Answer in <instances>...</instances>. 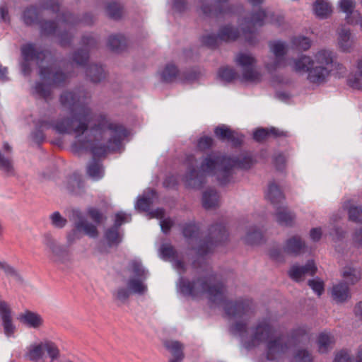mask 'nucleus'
Wrapping results in <instances>:
<instances>
[{
    "label": "nucleus",
    "mask_w": 362,
    "mask_h": 362,
    "mask_svg": "<svg viewBox=\"0 0 362 362\" xmlns=\"http://www.w3.org/2000/svg\"><path fill=\"white\" fill-rule=\"evenodd\" d=\"M180 289L186 296L193 298L205 296L214 303H224L225 312L233 320L230 331L240 339L245 349L250 350L264 344L266 358L269 361L281 360L287 354L291 340L276 334V322L269 317H263L258 320L249 332V322L255 315L252 302L248 299L226 301L225 287L216 276L208 274L193 281L181 279Z\"/></svg>",
    "instance_id": "1"
},
{
    "label": "nucleus",
    "mask_w": 362,
    "mask_h": 362,
    "mask_svg": "<svg viewBox=\"0 0 362 362\" xmlns=\"http://www.w3.org/2000/svg\"><path fill=\"white\" fill-rule=\"evenodd\" d=\"M90 95L83 90L65 91L60 96L62 105L71 117H60L54 123L42 121L40 128H52L59 134H73L74 151L89 150L95 156L116 151L127 137L124 127L105 114H95L89 107Z\"/></svg>",
    "instance_id": "2"
},
{
    "label": "nucleus",
    "mask_w": 362,
    "mask_h": 362,
    "mask_svg": "<svg viewBox=\"0 0 362 362\" xmlns=\"http://www.w3.org/2000/svg\"><path fill=\"white\" fill-rule=\"evenodd\" d=\"M186 162L188 171L184 177V181L189 187L199 188L208 175H216L221 184H226L230 180L233 168H250L252 165V158L247 153H242L235 158L211 153L203 160L199 170L193 168L196 163L194 156H187Z\"/></svg>",
    "instance_id": "3"
},
{
    "label": "nucleus",
    "mask_w": 362,
    "mask_h": 362,
    "mask_svg": "<svg viewBox=\"0 0 362 362\" xmlns=\"http://www.w3.org/2000/svg\"><path fill=\"white\" fill-rule=\"evenodd\" d=\"M334 53L331 49H320L313 56L301 54L288 62L291 69L299 74H307V80L313 84L326 82L333 70Z\"/></svg>",
    "instance_id": "4"
},
{
    "label": "nucleus",
    "mask_w": 362,
    "mask_h": 362,
    "mask_svg": "<svg viewBox=\"0 0 362 362\" xmlns=\"http://www.w3.org/2000/svg\"><path fill=\"white\" fill-rule=\"evenodd\" d=\"M21 54L23 59L21 66L24 74H29L30 62H35L39 65L40 76L43 83H37L35 85V93L40 97L47 100L51 94V86L61 85L66 81L67 76L56 70L52 66H43L42 62L47 59V54L44 52H39L33 44L23 45Z\"/></svg>",
    "instance_id": "5"
},
{
    "label": "nucleus",
    "mask_w": 362,
    "mask_h": 362,
    "mask_svg": "<svg viewBox=\"0 0 362 362\" xmlns=\"http://www.w3.org/2000/svg\"><path fill=\"white\" fill-rule=\"evenodd\" d=\"M279 20L275 18L274 13L269 11L259 9L252 12L249 17L239 19V26L241 28L245 40L250 43L254 41L251 37L255 30L267 23H278Z\"/></svg>",
    "instance_id": "6"
},
{
    "label": "nucleus",
    "mask_w": 362,
    "mask_h": 362,
    "mask_svg": "<svg viewBox=\"0 0 362 362\" xmlns=\"http://www.w3.org/2000/svg\"><path fill=\"white\" fill-rule=\"evenodd\" d=\"M75 21V18L71 13H63L59 17L57 25L54 22L47 21L42 25V30L45 34L56 35L58 36L60 43L62 45H65L71 39V36L68 33L72 30V25Z\"/></svg>",
    "instance_id": "7"
},
{
    "label": "nucleus",
    "mask_w": 362,
    "mask_h": 362,
    "mask_svg": "<svg viewBox=\"0 0 362 362\" xmlns=\"http://www.w3.org/2000/svg\"><path fill=\"white\" fill-rule=\"evenodd\" d=\"M228 233L227 229L222 223L212 225L209 228V234L206 240L203 243L199 240L197 252L199 256H204L209 253L218 244L227 240Z\"/></svg>",
    "instance_id": "8"
},
{
    "label": "nucleus",
    "mask_w": 362,
    "mask_h": 362,
    "mask_svg": "<svg viewBox=\"0 0 362 362\" xmlns=\"http://www.w3.org/2000/svg\"><path fill=\"white\" fill-rule=\"evenodd\" d=\"M235 62L241 68L244 80L249 81L259 80L260 74L255 68L256 59L254 57L247 53L240 52L236 55Z\"/></svg>",
    "instance_id": "9"
},
{
    "label": "nucleus",
    "mask_w": 362,
    "mask_h": 362,
    "mask_svg": "<svg viewBox=\"0 0 362 362\" xmlns=\"http://www.w3.org/2000/svg\"><path fill=\"white\" fill-rule=\"evenodd\" d=\"M42 244L46 252L54 262H64L66 259L68 250L64 245L59 244L51 234L46 233L43 235Z\"/></svg>",
    "instance_id": "10"
},
{
    "label": "nucleus",
    "mask_w": 362,
    "mask_h": 362,
    "mask_svg": "<svg viewBox=\"0 0 362 362\" xmlns=\"http://www.w3.org/2000/svg\"><path fill=\"white\" fill-rule=\"evenodd\" d=\"M271 52L274 54L275 59L273 63L267 64V68L269 71L286 66L284 55L287 52V45L281 41H275L269 43Z\"/></svg>",
    "instance_id": "11"
},
{
    "label": "nucleus",
    "mask_w": 362,
    "mask_h": 362,
    "mask_svg": "<svg viewBox=\"0 0 362 362\" xmlns=\"http://www.w3.org/2000/svg\"><path fill=\"white\" fill-rule=\"evenodd\" d=\"M337 47L344 52H351L354 47L356 39L351 30L344 25L339 27L337 31Z\"/></svg>",
    "instance_id": "12"
},
{
    "label": "nucleus",
    "mask_w": 362,
    "mask_h": 362,
    "mask_svg": "<svg viewBox=\"0 0 362 362\" xmlns=\"http://www.w3.org/2000/svg\"><path fill=\"white\" fill-rule=\"evenodd\" d=\"M0 317L4 332L7 337H12L16 331L13 322V311L8 303L0 304Z\"/></svg>",
    "instance_id": "13"
},
{
    "label": "nucleus",
    "mask_w": 362,
    "mask_h": 362,
    "mask_svg": "<svg viewBox=\"0 0 362 362\" xmlns=\"http://www.w3.org/2000/svg\"><path fill=\"white\" fill-rule=\"evenodd\" d=\"M317 270V266L313 260H309L304 266L298 264L293 265L289 272V276L296 281H303L306 276H313Z\"/></svg>",
    "instance_id": "14"
},
{
    "label": "nucleus",
    "mask_w": 362,
    "mask_h": 362,
    "mask_svg": "<svg viewBox=\"0 0 362 362\" xmlns=\"http://www.w3.org/2000/svg\"><path fill=\"white\" fill-rule=\"evenodd\" d=\"M283 250L287 254L298 256L307 251V245L300 236L296 235L285 241Z\"/></svg>",
    "instance_id": "15"
},
{
    "label": "nucleus",
    "mask_w": 362,
    "mask_h": 362,
    "mask_svg": "<svg viewBox=\"0 0 362 362\" xmlns=\"http://www.w3.org/2000/svg\"><path fill=\"white\" fill-rule=\"evenodd\" d=\"M336 338L334 335L327 331L320 332L316 339V347L317 351L321 354L329 353L335 345Z\"/></svg>",
    "instance_id": "16"
},
{
    "label": "nucleus",
    "mask_w": 362,
    "mask_h": 362,
    "mask_svg": "<svg viewBox=\"0 0 362 362\" xmlns=\"http://www.w3.org/2000/svg\"><path fill=\"white\" fill-rule=\"evenodd\" d=\"M163 346L171 354L168 362H182L183 361L185 346L182 343L177 340H165L163 342Z\"/></svg>",
    "instance_id": "17"
},
{
    "label": "nucleus",
    "mask_w": 362,
    "mask_h": 362,
    "mask_svg": "<svg viewBox=\"0 0 362 362\" xmlns=\"http://www.w3.org/2000/svg\"><path fill=\"white\" fill-rule=\"evenodd\" d=\"M331 296L337 303H344L351 298V293L349 286L340 281L332 286Z\"/></svg>",
    "instance_id": "18"
},
{
    "label": "nucleus",
    "mask_w": 362,
    "mask_h": 362,
    "mask_svg": "<svg viewBox=\"0 0 362 362\" xmlns=\"http://www.w3.org/2000/svg\"><path fill=\"white\" fill-rule=\"evenodd\" d=\"M314 15L319 19H327L333 13L332 4L329 0H315L313 4Z\"/></svg>",
    "instance_id": "19"
},
{
    "label": "nucleus",
    "mask_w": 362,
    "mask_h": 362,
    "mask_svg": "<svg viewBox=\"0 0 362 362\" xmlns=\"http://www.w3.org/2000/svg\"><path fill=\"white\" fill-rule=\"evenodd\" d=\"M18 320L28 327L38 329L43 325L44 320L37 313L26 310L19 315Z\"/></svg>",
    "instance_id": "20"
},
{
    "label": "nucleus",
    "mask_w": 362,
    "mask_h": 362,
    "mask_svg": "<svg viewBox=\"0 0 362 362\" xmlns=\"http://www.w3.org/2000/svg\"><path fill=\"white\" fill-rule=\"evenodd\" d=\"M274 210L275 219L279 224L286 226H292L295 220V214L287 208L285 204Z\"/></svg>",
    "instance_id": "21"
},
{
    "label": "nucleus",
    "mask_w": 362,
    "mask_h": 362,
    "mask_svg": "<svg viewBox=\"0 0 362 362\" xmlns=\"http://www.w3.org/2000/svg\"><path fill=\"white\" fill-rule=\"evenodd\" d=\"M266 197L272 204L274 209L285 204L284 194L279 187L274 182L269 184Z\"/></svg>",
    "instance_id": "22"
},
{
    "label": "nucleus",
    "mask_w": 362,
    "mask_h": 362,
    "mask_svg": "<svg viewBox=\"0 0 362 362\" xmlns=\"http://www.w3.org/2000/svg\"><path fill=\"white\" fill-rule=\"evenodd\" d=\"M147 279L136 276H129L127 281V286L132 293L139 296L145 295L148 292V286L146 284Z\"/></svg>",
    "instance_id": "23"
},
{
    "label": "nucleus",
    "mask_w": 362,
    "mask_h": 362,
    "mask_svg": "<svg viewBox=\"0 0 362 362\" xmlns=\"http://www.w3.org/2000/svg\"><path fill=\"white\" fill-rule=\"evenodd\" d=\"M216 136L221 140H226L232 142L234 145H238L242 141V138L236 132L232 131L225 125L218 127L215 129Z\"/></svg>",
    "instance_id": "24"
},
{
    "label": "nucleus",
    "mask_w": 362,
    "mask_h": 362,
    "mask_svg": "<svg viewBox=\"0 0 362 362\" xmlns=\"http://www.w3.org/2000/svg\"><path fill=\"white\" fill-rule=\"evenodd\" d=\"M160 254L162 257L173 263V266L177 270L184 269L183 262L177 259V255L174 248L168 244H163L160 247Z\"/></svg>",
    "instance_id": "25"
},
{
    "label": "nucleus",
    "mask_w": 362,
    "mask_h": 362,
    "mask_svg": "<svg viewBox=\"0 0 362 362\" xmlns=\"http://www.w3.org/2000/svg\"><path fill=\"white\" fill-rule=\"evenodd\" d=\"M219 195L213 189L206 190L202 196V204L206 209H214L219 205Z\"/></svg>",
    "instance_id": "26"
},
{
    "label": "nucleus",
    "mask_w": 362,
    "mask_h": 362,
    "mask_svg": "<svg viewBox=\"0 0 362 362\" xmlns=\"http://www.w3.org/2000/svg\"><path fill=\"white\" fill-rule=\"evenodd\" d=\"M240 37L239 30L230 25L222 26L218 31V38L223 42L235 41Z\"/></svg>",
    "instance_id": "27"
},
{
    "label": "nucleus",
    "mask_w": 362,
    "mask_h": 362,
    "mask_svg": "<svg viewBox=\"0 0 362 362\" xmlns=\"http://www.w3.org/2000/svg\"><path fill=\"white\" fill-rule=\"evenodd\" d=\"M128 271L131 274L130 276L141 277L147 279L148 271L144 267L140 259H134L129 262Z\"/></svg>",
    "instance_id": "28"
},
{
    "label": "nucleus",
    "mask_w": 362,
    "mask_h": 362,
    "mask_svg": "<svg viewBox=\"0 0 362 362\" xmlns=\"http://www.w3.org/2000/svg\"><path fill=\"white\" fill-rule=\"evenodd\" d=\"M86 73L94 83L100 82L105 78V72L103 68L98 64L89 65L86 70Z\"/></svg>",
    "instance_id": "29"
},
{
    "label": "nucleus",
    "mask_w": 362,
    "mask_h": 362,
    "mask_svg": "<svg viewBox=\"0 0 362 362\" xmlns=\"http://www.w3.org/2000/svg\"><path fill=\"white\" fill-rule=\"evenodd\" d=\"M44 354V344L43 342H41L30 345L26 356L31 361H37L43 358Z\"/></svg>",
    "instance_id": "30"
},
{
    "label": "nucleus",
    "mask_w": 362,
    "mask_h": 362,
    "mask_svg": "<svg viewBox=\"0 0 362 362\" xmlns=\"http://www.w3.org/2000/svg\"><path fill=\"white\" fill-rule=\"evenodd\" d=\"M343 278L351 285L356 284L361 277V271L353 267H345L342 271Z\"/></svg>",
    "instance_id": "31"
},
{
    "label": "nucleus",
    "mask_w": 362,
    "mask_h": 362,
    "mask_svg": "<svg viewBox=\"0 0 362 362\" xmlns=\"http://www.w3.org/2000/svg\"><path fill=\"white\" fill-rule=\"evenodd\" d=\"M291 44L293 49L300 51L308 50L312 45L311 40L303 35L294 36L291 40Z\"/></svg>",
    "instance_id": "32"
},
{
    "label": "nucleus",
    "mask_w": 362,
    "mask_h": 362,
    "mask_svg": "<svg viewBox=\"0 0 362 362\" xmlns=\"http://www.w3.org/2000/svg\"><path fill=\"white\" fill-rule=\"evenodd\" d=\"M269 135H273L274 136H285V134L283 132H280L279 129L274 127H272L270 129L262 128L257 129L254 132L253 137L255 140L257 141H262Z\"/></svg>",
    "instance_id": "33"
},
{
    "label": "nucleus",
    "mask_w": 362,
    "mask_h": 362,
    "mask_svg": "<svg viewBox=\"0 0 362 362\" xmlns=\"http://www.w3.org/2000/svg\"><path fill=\"white\" fill-rule=\"evenodd\" d=\"M155 196V191L149 189L148 192H145L142 197L138 199L136 208L144 211H148L153 202Z\"/></svg>",
    "instance_id": "34"
},
{
    "label": "nucleus",
    "mask_w": 362,
    "mask_h": 362,
    "mask_svg": "<svg viewBox=\"0 0 362 362\" xmlns=\"http://www.w3.org/2000/svg\"><path fill=\"white\" fill-rule=\"evenodd\" d=\"M76 227L90 238H95L98 235V230L95 226L88 223L83 218H80L76 222Z\"/></svg>",
    "instance_id": "35"
},
{
    "label": "nucleus",
    "mask_w": 362,
    "mask_h": 362,
    "mask_svg": "<svg viewBox=\"0 0 362 362\" xmlns=\"http://www.w3.org/2000/svg\"><path fill=\"white\" fill-rule=\"evenodd\" d=\"M262 238V234L256 227H251L246 231L243 238L244 242L247 245H255L260 243Z\"/></svg>",
    "instance_id": "36"
},
{
    "label": "nucleus",
    "mask_w": 362,
    "mask_h": 362,
    "mask_svg": "<svg viewBox=\"0 0 362 362\" xmlns=\"http://www.w3.org/2000/svg\"><path fill=\"white\" fill-rule=\"evenodd\" d=\"M343 207L348 210L349 218L351 221L362 222V206L351 205L349 202L344 203Z\"/></svg>",
    "instance_id": "37"
},
{
    "label": "nucleus",
    "mask_w": 362,
    "mask_h": 362,
    "mask_svg": "<svg viewBox=\"0 0 362 362\" xmlns=\"http://www.w3.org/2000/svg\"><path fill=\"white\" fill-rule=\"evenodd\" d=\"M108 47L115 52H120L126 47V40L124 36L115 35L109 37Z\"/></svg>",
    "instance_id": "38"
},
{
    "label": "nucleus",
    "mask_w": 362,
    "mask_h": 362,
    "mask_svg": "<svg viewBox=\"0 0 362 362\" xmlns=\"http://www.w3.org/2000/svg\"><path fill=\"white\" fill-rule=\"evenodd\" d=\"M0 170L7 175H11L14 173L11 156L6 155L0 151Z\"/></svg>",
    "instance_id": "39"
},
{
    "label": "nucleus",
    "mask_w": 362,
    "mask_h": 362,
    "mask_svg": "<svg viewBox=\"0 0 362 362\" xmlns=\"http://www.w3.org/2000/svg\"><path fill=\"white\" fill-rule=\"evenodd\" d=\"M87 173L88 175L93 180H98L104 175V170L99 162L93 160L88 165Z\"/></svg>",
    "instance_id": "40"
},
{
    "label": "nucleus",
    "mask_w": 362,
    "mask_h": 362,
    "mask_svg": "<svg viewBox=\"0 0 362 362\" xmlns=\"http://www.w3.org/2000/svg\"><path fill=\"white\" fill-rule=\"evenodd\" d=\"M178 69L173 64H168L160 72L162 79L166 82H171L178 75Z\"/></svg>",
    "instance_id": "41"
},
{
    "label": "nucleus",
    "mask_w": 362,
    "mask_h": 362,
    "mask_svg": "<svg viewBox=\"0 0 362 362\" xmlns=\"http://www.w3.org/2000/svg\"><path fill=\"white\" fill-rule=\"evenodd\" d=\"M199 230L198 226L195 223H187L182 229L183 235L190 241L198 242L199 238Z\"/></svg>",
    "instance_id": "42"
},
{
    "label": "nucleus",
    "mask_w": 362,
    "mask_h": 362,
    "mask_svg": "<svg viewBox=\"0 0 362 362\" xmlns=\"http://www.w3.org/2000/svg\"><path fill=\"white\" fill-rule=\"evenodd\" d=\"M350 85L357 89H362V58L356 64V76L354 79H349Z\"/></svg>",
    "instance_id": "43"
},
{
    "label": "nucleus",
    "mask_w": 362,
    "mask_h": 362,
    "mask_svg": "<svg viewBox=\"0 0 362 362\" xmlns=\"http://www.w3.org/2000/svg\"><path fill=\"white\" fill-rule=\"evenodd\" d=\"M119 228L114 226L105 233V238L110 244L117 245L122 241V236L119 233Z\"/></svg>",
    "instance_id": "44"
},
{
    "label": "nucleus",
    "mask_w": 362,
    "mask_h": 362,
    "mask_svg": "<svg viewBox=\"0 0 362 362\" xmlns=\"http://www.w3.org/2000/svg\"><path fill=\"white\" fill-rule=\"evenodd\" d=\"M73 62L78 66L86 65L88 59V52L87 49L76 52L72 57Z\"/></svg>",
    "instance_id": "45"
},
{
    "label": "nucleus",
    "mask_w": 362,
    "mask_h": 362,
    "mask_svg": "<svg viewBox=\"0 0 362 362\" xmlns=\"http://www.w3.org/2000/svg\"><path fill=\"white\" fill-rule=\"evenodd\" d=\"M44 351H46L49 357L52 360L57 359L59 356V350L56 344L51 341H45L43 342Z\"/></svg>",
    "instance_id": "46"
},
{
    "label": "nucleus",
    "mask_w": 362,
    "mask_h": 362,
    "mask_svg": "<svg viewBox=\"0 0 362 362\" xmlns=\"http://www.w3.org/2000/svg\"><path fill=\"white\" fill-rule=\"evenodd\" d=\"M202 43L210 48L216 47L219 42H221L218 38V34L217 35L213 33H208L204 35L201 38Z\"/></svg>",
    "instance_id": "47"
},
{
    "label": "nucleus",
    "mask_w": 362,
    "mask_h": 362,
    "mask_svg": "<svg viewBox=\"0 0 362 362\" xmlns=\"http://www.w3.org/2000/svg\"><path fill=\"white\" fill-rule=\"evenodd\" d=\"M311 354L305 349L298 350L293 356L291 362H312Z\"/></svg>",
    "instance_id": "48"
},
{
    "label": "nucleus",
    "mask_w": 362,
    "mask_h": 362,
    "mask_svg": "<svg viewBox=\"0 0 362 362\" xmlns=\"http://www.w3.org/2000/svg\"><path fill=\"white\" fill-rule=\"evenodd\" d=\"M218 76L223 81L230 82L237 77V74L233 69L228 67H223L220 69Z\"/></svg>",
    "instance_id": "49"
},
{
    "label": "nucleus",
    "mask_w": 362,
    "mask_h": 362,
    "mask_svg": "<svg viewBox=\"0 0 362 362\" xmlns=\"http://www.w3.org/2000/svg\"><path fill=\"white\" fill-rule=\"evenodd\" d=\"M308 285L312 288V290L319 296H321L325 291L324 281L319 278L309 280Z\"/></svg>",
    "instance_id": "50"
},
{
    "label": "nucleus",
    "mask_w": 362,
    "mask_h": 362,
    "mask_svg": "<svg viewBox=\"0 0 362 362\" xmlns=\"http://www.w3.org/2000/svg\"><path fill=\"white\" fill-rule=\"evenodd\" d=\"M0 269L4 270L6 274L15 278L18 281H22L21 274L11 265L5 262H0Z\"/></svg>",
    "instance_id": "51"
},
{
    "label": "nucleus",
    "mask_w": 362,
    "mask_h": 362,
    "mask_svg": "<svg viewBox=\"0 0 362 362\" xmlns=\"http://www.w3.org/2000/svg\"><path fill=\"white\" fill-rule=\"evenodd\" d=\"M37 10L34 7H30L28 8L24 12H23V21L27 25H31L35 22V21L37 19Z\"/></svg>",
    "instance_id": "52"
},
{
    "label": "nucleus",
    "mask_w": 362,
    "mask_h": 362,
    "mask_svg": "<svg viewBox=\"0 0 362 362\" xmlns=\"http://www.w3.org/2000/svg\"><path fill=\"white\" fill-rule=\"evenodd\" d=\"M50 219L52 226L58 228L64 227L67 223L66 219L62 217L58 211H55L50 216Z\"/></svg>",
    "instance_id": "53"
},
{
    "label": "nucleus",
    "mask_w": 362,
    "mask_h": 362,
    "mask_svg": "<svg viewBox=\"0 0 362 362\" xmlns=\"http://www.w3.org/2000/svg\"><path fill=\"white\" fill-rule=\"evenodd\" d=\"M107 14L112 18L117 19L122 14L119 5L115 2L110 3L106 8Z\"/></svg>",
    "instance_id": "54"
},
{
    "label": "nucleus",
    "mask_w": 362,
    "mask_h": 362,
    "mask_svg": "<svg viewBox=\"0 0 362 362\" xmlns=\"http://www.w3.org/2000/svg\"><path fill=\"white\" fill-rule=\"evenodd\" d=\"M132 292L129 290V288L124 287L118 288L114 293L116 299L120 301L121 303H125L129 298Z\"/></svg>",
    "instance_id": "55"
},
{
    "label": "nucleus",
    "mask_w": 362,
    "mask_h": 362,
    "mask_svg": "<svg viewBox=\"0 0 362 362\" xmlns=\"http://www.w3.org/2000/svg\"><path fill=\"white\" fill-rule=\"evenodd\" d=\"M362 20L361 14L358 11H353L346 15V21L349 25H360V22Z\"/></svg>",
    "instance_id": "56"
},
{
    "label": "nucleus",
    "mask_w": 362,
    "mask_h": 362,
    "mask_svg": "<svg viewBox=\"0 0 362 362\" xmlns=\"http://www.w3.org/2000/svg\"><path fill=\"white\" fill-rule=\"evenodd\" d=\"M338 4L340 9L346 14L353 11L356 6L354 0H339Z\"/></svg>",
    "instance_id": "57"
},
{
    "label": "nucleus",
    "mask_w": 362,
    "mask_h": 362,
    "mask_svg": "<svg viewBox=\"0 0 362 362\" xmlns=\"http://www.w3.org/2000/svg\"><path fill=\"white\" fill-rule=\"evenodd\" d=\"M81 237H82L81 232L80 231L79 229H78L76 227V223H75L74 228L71 231H70L66 235L67 245L69 246L71 245L77 240H79L80 238H81Z\"/></svg>",
    "instance_id": "58"
},
{
    "label": "nucleus",
    "mask_w": 362,
    "mask_h": 362,
    "mask_svg": "<svg viewBox=\"0 0 362 362\" xmlns=\"http://www.w3.org/2000/svg\"><path fill=\"white\" fill-rule=\"evenodd\" d=\"M131 221V216L122 211L118 212L115 214V224L117 228H119L124 223H128Z\"/></svg>",
    "instance_id": "59"
},
{
    "label": "nucleus",
    "mask_w": 362,
    "mask_h": 362,
    "mask_svg": "<svg viewBox=\"0 0 362 362\" xmlns=\"http://www.w3.org/2000/svg\"><path fill=\"white\" fill-rule=\"evenodd\" d=\"M333 362H351V358L346 350H340L335 353Z\"/></svg>",
    "instance_id": "60"
},
{
    "label": "nucleus",
    "mask_w": 362,
    "mask_h": 362,
    "mask_svg": "<svg viewBox=\"0 0 362 362\" xmlns=\"http://www.w3.org/2000/svg\"><path fill=\"white\" fill-rule=\"evenodd\" d=\"M83 187L81 180L78 176L74 175L73 177H70L69 180V184L67 188L71 192H75L76 187L81 188Z\"/></svg>",
    "instance_id": "61"
},
{
    "label": "nucleus",
    "mask_w": 362,
    "mask_h": 362,
    "mask_svg": "<svg viewBox=\"0 0 362 362\" xmlns=\"http://www.w3.org/2000/svg\"><path fill=\"white\" fill-rule=\"evenodd\" d=\"M308 331L305 327H299L293 330L291 334V339L293 340H300V337L307 335Z\"/></svg>",
    "instance_id": "62"
},
{
    "label": "nucleus",
    "mask_w": 362,
    "mask_h": 362,
    "mask_svg": "<svg viewBox=\"0 0 362 362\" xmlns=\"http://www.w3.org/2000/svg\"><path fill=\"white\" fill-rule=\"evenodd\" d=\"M274 163L278 170H283L286 165V158L281 153L276 154L274 156Z\"/></svg>",
    "instance_id": "63"
},
{
    "label": "nucleus",
    "mask_w": 362,
    "mask_h": 362,
    "mask_svg": "<svg viewBox=\"0 0 362 362\" xmlns=\"http://www.w3.org/2000/svg\"><path fill=\"white\" fill-rule=\"evenodd\" d=\"M213 144V139L209 136L202 137L198 142V147L201 150L210 148Z\"/></svg>",
    "instance_id": "64"
}]
</instances>
